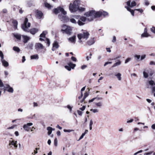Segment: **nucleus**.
Here are the masks:
<instances>
[{
	"instance_id": "nucleus-64",
	"label": "nucleus",
	"mask_w": 155,
	"mask_h": 155,
	"mask_svg": "<svg viewBox=\"0 0 155 155\" xmlns=\"http://www.w3.org/2000/svg\"><path fill=\"white\" fill-rule=\"evenodd\" d=\"M67 107L68 109H69L70 110V111L71 112V111L72 110V107L69 105L67 106Z\"/></svg>"
},
{
	"instance_id": "nucleus-48",
	"label": "nucleus",
	"mask_w": 155,
	"mask_h": 155,
	"mask_svg": "<svg viewBox=\"0 0 155 155\" xmlns=\"http://www.w3.org/2000/svg\"><path fill=\"white\" fill-rule=\"evenodd\" d=\"M71 60L74 61H77V59L76 58L72 56L71 58Z\"/></svg>"
},
{
	"instance_id": "nucleus-3",
	"label": "nucleus",
	"mask_w": 155,
	"mask_h": 155,
	"mask_svg": "<svg viewBox=\"0 0 155 155\" xmlns=\"http://www.w3.org/2000/svg\"><path fill=\"white\" fill-rule=\"evenodd\" d=\"M61 27L62 29H61V31L63 33H65L69 35L71 34L73 28L65 25H62Z\"/></svg>"
},
{
	"instance_id": "nucleus-30",
	"label": "nucleus",
	"mask_w": 155,
	"mask_h": 155,
	"mask_svg": "<svg viewBox=\"0 0 155 155\" xmlns=\"http://www.w3.org/2000/svg\"><path fill=\"white\" fill-rule=\"evenodd\" d=\"M121 74L119 73L115 74V76L117 77V78H118L119 81H120L121 80Z\"/></svg>"
},
{
	"instance_id": "nucleus-24",
	"label": "nucleus",
	"mask_w": 155,
	"mask_h": 155,
	"mask_svg": "<svg viewBox=\"0 0 155 155\" xmlns=\"http://www.w3.org/2000/svg\"><path fill=\"white\" fill-rule=\"evenodd\" d=\"M94 104L96 106L98 107L101 108L103 106V103L102 101L95 102Z\"/></svg>"
},
{
	"instance_id": "nucleus-31",
	"label": "nucleus",
	"mask_w": 155,
	"mask_h": 155,
	"mask_svg": "<svg viewBox=\"0 0 155 155\" xmlns=\"http://www.w3.org/2000/svg\"><path fill=\"white\" fill-rule=\"evenodd\" d=\"M45 5L46 7L48 8H50L52 7L51 5L46 2L45 3Z\"/></svg>"
},
{
	"instance_id": "nucleus-45",
	"label": "nucleus",
	"mask_w": 155,
	"mask_h": 155,
	"mask_svg": "<svg viewBox=\"0 0 155 155\" xmlns=\"http://www.w3.org/2000/svg\"><path fill=\"white\" fill-rule=\"evenodd\" d=\"M73 131V130L64 129V132H70Z\"/></svg>"
},
{
	"instance_id": "nucleus-43",
	"label": "nucleus",
	"mask_w": 155,
	"mask_h": 155,
	"mask_svg": "<svg viewBox=\"0 0 155 155\" xmlns=\"http://www.w3.org/2000/svg\"><path fill=\"white\" fill-rule=\"evenodd\" d=\"M150 30L153 33L155 34V27H152L150 28Z\"/></svg>"
},
{
	"instance_id": "nucleus-1",
	"label": "nucleus",
	"mask_w": 155,
	"mask_h": 155,
	"mask_svg": "<svg viewBox=\"0 0 155 155\" xmlns=\"http://www.w3.org/2000/svg\"><path fill=\"white\" fill-rule=\"evenodd\" d=\"M31 24L28 22V19L27 18H25L24 23L22 24L21 27L22 29L25 31L30 32L32 35H35L37 32L38 30V29L34 28L30 30L29 28L30 27Z\"/></svg>"
},
{
	"instance_id": "nucleus-62",
	"label": "nucleus",
	"mask_w": 155,
	"mask_h": 155,
	"mask_svg": "<svg viewBox=\"0 0 155 155\" xmlns=\"http://www.w3.org/2000/svg\"><path fill=\"white\" fill-rule=\"evenodd\" d=\"M145 5H148L149 4L148 1L147 0H145Z\"/></svg>"
},
{
	"instance_id": "nucleus-57",
	"label": "nucleus",
	"mask_w": 155,
	"mask_h": 155,
	"mask_svg": "<svg viewBox=\"0 0 155 155\" xmlns=\"http://www.w3.org/2000/svg\"><path fill=\"white\" fill-rule=\"evenodd\" d=\"M150 65H155V62L153 61H151L150 62Z\"/></svg>"
},
{
	"instance_id": "nucleus-25",
	"label": "nucleus",
	"mask_w": 155,
	"mask_h": 155,
	"mask_svg": "<svg viewBox=\"0 0 155 155\" xmlns=\"http://www.w3.org/2000/svg\"><path fill=\"white\" fill-rule=\"evenodd\" d=\"M94 18L96 17H99L101 16V11L94 12Z\"/></svg>"
},
{
	"instance_id": "nucleus-6",
	"label": "nucleus",
	"mask_w": 155,
	"mask_h": 155,
	"mask_svg": "<svg viewBox=\"0 0 155 155\" xmlns=\"http://www.w3.org/2000/svg\"><path fill=\"white\" fill-rule=\"evenodd\" d=\"M95 11L92 10L86 12L85 15L87 17V19L89 21H91L94 18Z\"/></svg>"
},
{
	"instance_id": "nucleus-22",
	"label": "nucleus",
	"mask_w": 155,
	"mask_h": 155,
	"mask_svg": "<svg viewBox=\"0 0 155 155\" xmlns=\"http://www.w3.org/2000/svg\"><path fill=\"white\" fill-rule=\"evenodd\" d=\"M103 98L102 97H94L91 100H89V102L90 103L92 102L95 100L98 101L99 100H103Z\"/></svg>"
},
{
	"instance_id": "nucleus-39",
	"label": "nucleus",
	"mask_w": 155,
	"mask_h": 155,
	"mask_svg": "<svg viewBox=\"0 0 155 155\" xmlns=\"http://www.w3.org/2000/svg\"><path fill=\"white\" fill-rule=\"evenodd\" d=\"M93 124V122L92 120H91L89 123V128L90 130L92 129V125Z\"/></svg>"
},
{
	"instance_id": "nucleus-51",
	"label": "nucleus",
	"mask_w": 155,
	"mask_h": 155,
	"mask_svg": "<svg viewBox=\"0 0 155 155\" xmlns=\"http://www.w3.org/2000/svg\"><path fill=\"white\" fill-rule=\"evenodd\" d=\"M77 112L79 115L80 116H81L82 114V112L81 111L79 110H77Z\"/></svg>"
},
{
	"instance_id": "nucleus-12",
	"label": "nucleus",
	"mask_w": 155,
	"mask_h": 155,
	"mask_svg": "<svg viewBox=\"0 0 155 155\" xmlns=\"http://www.w3.org/2000/svg\"><path fill=\"white\" fill-rule=\"evenodd\" d=\"M149 84L152 86V93L155 92V82L153 81L150 80L148 81Z\"/></svg>"
},
{
	"instance_id": "nucleus-59",
	"label": "nucleus",
	"mask_w": 155,
	"mask_h": 155,
	"mask_svg": "<svg viewBox=\"0 0 155 155\" xmlns=\"http://www.w3.org/2000/svg\"><path fill=\"white\" fill-rule=\"evenodd\" d=\"M116 38L115 37V36H113V40L112 41V42H116Z\"/></svg>"
},
{
	"instance_id": "nucleus-53",
	"label": "nucleus",
	"mask_w": 155,
	"mask_h": 155,
	"mask_svg": "<svg viewBox=\"0 0 155 155\" xmlns=\"http://www.w3.org/2000/svg\"><path fill=\"white\" fill-rule=\"evenodd\" d=\"M33 46V44L32 43L29 44V48L31 49H32V47Z\"/></svg>"
},
{
	"instance_id": "nucleus-41",
	"label": "nucleus",
	"mask_w": 155,
	"mask_h": 155,
	"mask_svg": "<svg viewBox=\"0 0 155 155\" xmlns=\"http://www.w3.org/2000/svg\"><path fill=\"white\" fill-rule=\"evenodd\" d=\"M143 75L144 77L145 78H147L148 76V74L145 71H144L143 73Z\"/></svg>"
},
{
	"instance_id": "nucleus-10",
	"label": "nucleus",
	"mask_w": 155,
	"mask_h": 155,
	"mask_svg": "<svg viewBox=\"0 0 155 155\" xmlns=\"http://www.w3.org/2000/svg\"><path fill=\"white\" fill-rule=\"evenodd\" d=\"M125 8H126L127 9V10L128 11H129L130 12L131 15H132L133 16H134V11L136 10V11H138L141 13H142L143 12V10L142 9H140V8L135 9L134 10H133L131 9L128 7L125 6Z\"/></svg>"
},
{
	"instance_id": "nucleus-40",
	"label": "nucleus",
	"mask_w": 155,
	"mask_h": 155,
	"mask_svg": "<svg viewBox=\"0 0 155 155\" xmlns=\"http://www.w3.org/2000/svg\"><path fill=\"white\" fill-rule=\"evenodd\" d=\"M108 13L107 12H104V11H103V12L101 11V16H104L105 17V16H106L107 15H108Z\"/></svg>"
},
{
	"instance_id": "nucleus-61",
	"label": "nucleus",
	"mask_w": 155,
	"mask_h": 155,
	"mask_svg": "<svg viewBox=\"0 0 155 155\" xmlns=\"http://www.w3.org/2000/svg\"><path fill=\"white\" fill-rule=\"evenodd\" d=\"M39 149L37 148H36L35 149V150H34V152H33L35 154H36L38 152L37 150H38Z\"/></svg>"
},
{
	"instance_id": "nucleus-19",
	"label": "nucleus",
	"mask_w": 155,
	"mask_h": 155,
	"mask_svg": "<svg viewBox=\"0 0 155 155\" xmlns=\"http://www.w3.org/2000/svg\"><path fill=\"white\" fill-rule=\"evenodd\" d=\"M36 13L37 18L39 19L41 18L43 15L42 12L41 11L37 10L36 11Z\"/></svg>"
},
{
	"instance_id": "nucleus-28",
	"label": "nucleus",
	"mask_w": 155,
	"mask_h": 155,
	"mask_svg": "<svg viewBox=\"0 0 155 155\" xmlns=\"http://www.w3.org/2000/svg\"><path fill=\"white\" fill-rule=\"evenodd\" d=\"M12 23L14 26V28L15 29H17L18 25L17 21L15 20H13V21Z\"/></svg>"
},
{
	"instance_id": "nucleus-42",
	"label": "nucleus",
	"mask_w": 155,
	"mask_h": 155,
	"mask_svg": "<svg viewBox=\"0 0 155 155\" xmlns=\"http://www.w3.org/2000/svg\"><path fill=\"white\" fill-rule=\"evenodd\" d=\"M131 60V58H127L125 61V63L127 64L128 62L129 61H130Z\"/></svg>"
},
{
	"instance_id": "nucleus-34",
	"label": "nucleus",
	"mask_w": 155,
	"mask_h": 155,
	"mask_svg": "<svg viewBox=\"0 0 155 155\" xmlns=\"http://www.w3.org/2000/svg\"><path fill=\"white\" fill-rule=\"evenodd\" d=\"M121 64V62L120 60H118V61L116 62V63H114L112 67H115L116 66H117L118 65H120Z\"/></svg>"
},
{
	"instance_id": "nucleus-7",
	"label": "nucleus",
	"mask_w": 155,
	"mask_h": 155,
	"mask_svg": "<svg viewBox=\"0 0 155 155\" xmlns=\"http://www.w3.org/2000/svg\"><path fill=\"white\" fill-rule=\"evenodd\" d=\"M17 141L13 140L12 138H11L9 141V145L8 147V148H10L12 146H14L15 149H17L18 147V145L17 144Z\"/></svg>"
},
{
	"instance_id": "nucleus-33",
	"label": "nucleus",
	"mask_w": 155,
	"mask_h": 155,
	"mask_svg": "<svg viewBox=\"0 0 155 155\" xmlns=\"http://www.w3.org/2000/svg\"><path fill=\"white\" fill-rule=\"evenodd\" d=\"M47 33L46 31H43L42 33H41L40 35V37L41 38H44L45 37V35Z\"/></svg>"
},
{
	"instance_id": "nucleus-13",
	"label": "nucleus",
	"mask_w": 155,
	"mask_h": 155,
	"mask_svg": "<svg viewBox=\"0 0 155 155\" xmlns=\"http://www.w3.org/2000/svg\"><path fill=\"white\" fill-rule=\"evenodd\" d=\"M59 47L58 43L56 41H54L53 44V47L52 50L54 51L56 49L58 48Z\"/></svg>"
},
{
	"instance_id": "nucleus-5",
	"label": "nucleus",
	"mask_w": 155,
	"mask_h": 155,
	"mask_svg": "<svg viewBox=\"0 0 155 155\" xmlns=\"http://www.w3.org/2000/svg\"><path fill=\"white\" fill-rule=\"evenodd\" d=\"M74 17L76 19H78L77 23L80 26L84 25V22L85 21L86 19L88 20L87 18H86L84 17H80L79 16H76Z\"/></svg>"
},
{
	"instance_id": "nucleus-21",
	"label": "nucleus",
	"mask_w": 155,
	"mask_h": 155,
	"mask_svg": "<svg viewBox=\"0 0 155 155\" xmlns=\"http://www.w3.org/2000/svg\"><path fill=\"white\" fill-rule=\"evenodd\" d=\"M59 18L61 21L63 22L66 21L67 20V17L66 16L59 15Z\"/></svg>"
},
{
	"instance_id": "nucleus-60",
	"label": "nucleus",
	"mask_w": 155,
	"mask_h": 155,
	"mask_svg": "<svg viewBox=\"0 0 155 155\" xmlns=\"http://www.w3.org/2000/svg\"><path fill=\"white\" fill-rule=\"evenodd\" d=\"M85 108V106H83L82 107L80 108V109L81 110H84Z\"/></svg>"
},
{
	"instance_id": "nucleus-36",
	"label": "nucleus",
	"mask_w": 155,
	"mask_h": 155,
	"mask_svg": "<svg viewBox=\"0 0 155 155\" xmlns=\"http://www.w3.org/2000/svg\"><path fill=\"white\" fill-rule=\"evenodd\" d=\"M70 21L72 23L76 24L77 22L74 18H71L70 19Z\"/></svg>"
},
{
	"instance_id": "nucleus-46",
	"label": "nucleus",
	"mask_w": 155,
	"mask_h": 155,
	"mask_svg": "<svg viewBox=\"0 0 155 155\" xmlns=\"http://www.w3.org/2000/svg\"><path fill=\"white\" fill-rule=\"evenodd\" d=\"M134 57L135 58H137V60H138L140 59V55L136 54L134 55Z\"/></svg>"
},
{
	"instance_id": "nucleus-18",
	"label": "nucleus",
	"mask_w": 155,
	"mask_h": 155,
	"mask_svg": "<svg viewBox=\"0 0 155 155\" xmlns=\"http://www.w3.org/2000/svg\"><path fill=\"white\" fill-rule=\"evenodd\" d=\"M76 36L75 35L68 38V41L72 43H75V42Z\"/></svg>"
},
{
	"instance_id": "nucleus-11",
	"label": "nucleus",
	"mask_w": 155,
	"mask_h": 155,
	"mask_svg": "<svg viewBox=\"0 0 155 155\" xmlns=\"http://www.w3.org/2000/svg\"><path fill=\"white\" fill-rule=\"evenodd\" d=\"M68 65L65 66V68L69 71H70L71 68L74 69L76 66V64H73L71 62H69L68 63Z\"/></svg>"
},
{
	"instance_id": "nucleus-58",
	"label": "nucleus",
	"mask_w": 155,
	"mask_h": 155,
	"mask_svg": "<svg viewBox=\"0 0 155 155\" xmlns=\"http://www.w3.org/2000/svg\"><path fill=\"white\" fill-rule=\"evenodd\" d=\"M153 152L151 151L148 153H145L144 154V155H149L151 154Z\"/></svg>"
},
{
	"instance_id": "nucleus-44",
	"label": "nucleus",
	"mask_w": 155,
	"mask_h": 155,
	"mask_svg": "<svg viewBox=\"0 0 155 155\" xmlns=\"http://www.w3.org/2000/svg\"><path fill=\"white\" fill-rule=\"evenodd\" d=\"M0 56L1 57V59H4V55L2 52L1 51H0Z\"/></svg>"
},
{
	"instance_id": "nucleus-54",
	"label": "nucleus",
	"mask_w": 155,
	"mask_h": 155,
	"mask_svg": "<svg viewBox=\"0 0 155 155\" xmlns=\"http://www.w3.org/2000/svg\"><path fill=\"white\" fill-rule=\"evenodd\" d=\"M57 144V140L56 138H55L54 140V145L56 146Z\"/></svg>"
},
{
	"instance_id": "nucleus-35",
	"label": "nucleus",
	"mask_w": 155,
	"mask_h": 155,
	"mask_svg": "<svg viewBox=\"0 0 155 155\" xmlns=\"http://www.w3.org/2000/svg\"><path fill=\"white\" fill-rule=\"evenodd\" d=\"M88 94L87 92H85L84 93L83 99L82 101H81V102L82 103L84 102V100L88 96Z\"/></svg>"
},
{
	"instance_id": "nucleus-23",
	"label": "nucleus",
	"mask_w": 155,
	"mask_h": 155,
	"mask_svg": "<svg viewBox=\"0 0 155 155\" xmlns=\"http://www.w3.org/2000/svg\"><path fill=\"white\" fill-rule=\"evenodd\" d=\"M1 61L3 64V65L4 67H7L8 66L9 64L8 62L6 61L4 59H1Z\"/></svg>"
},
{
	"instance_id": "nucleus-50",
	"label": "nucleus",
	"mask_w": 155,
	"mask_h": 155,
	"mask_svg": "<svg viewBox=\"0 0 155 155\" xmlns=\"http://www.w3.org/2000/svg\"><path fill=\"white\" fill-rule=\"evenodd\" d=\"M85 9L84 8H82V7H80L79 8V9L78 10H79L81 11H84Z\"/></svg>"
},
{
	"instance_id": "nucleus-63",
	"label": "nucleus",
	"mask_w": 155,
	"mask_h": 155,
	"mask_svg": "<svg viewBox=\"0 0 155 155\" xmlns=\"http://www.w3.org/2000/svg\"><path fill=\"white\" fill-rule=\"evenodd\" d=\"M134 120L133 119H131L130 120H128L127 121V123H131Z\"/></svg>"
},
{
	"instance_id": "nucleus-20",
	"label": "nucleus",
	"mask_w": 155,
	"mask_h": 155,
	"mask_svg": "<svg viewBox=\"0 0 155 155\" xmlns=\"http://www.w3.org/2000/svg\"><path fill=\"white\" fill-rule=\"evenodd\" d=\"M22 38L23 39V42L24 43H26L30 39V37L26 35H22Z\"/></svg>"
},
{
	"instance_id": "nucleus-27",
	"label": "nucleus",
	"mask_w": 155,
	"mask_h": 155,
	"mask_svg": "<svg viewBox=\"0 0 155 155\" xmlns=\"http://www.w3.org/2000/svg\"><path fill=\"white\" fill-rule=\"evenodd\" d=\"M47 130L48 131V134L49 135L51 134L52 130H54V129H53L51 127H47Z\"/></svg>"
},
{
	"instance_id": "nucleus-32",
	"label": "nucleus",
	"mask_w": 155,
	"mask_h": 155,
	"mask_svg": "<svg viewBox=\"0 0 155 155\" xmlns=\"http://www.w3.org/2000/svg\"><path fill=\"white\" fill-rule=\"evenodd\" d=\"M13 50L17 52H18L20 51V49L17 47L14 46L13 48Z\"/></svg>"
},
{
	"instance_id": "nucleus-55",
	"label": "nucleus",
	"mask_w": 155,
	"mask_h": 155,
	"mask_svg": "<svg viewBox=\"0 0 155 155\" xmlns=\"http://www.w3.org/2000/svg\"><path fill=\"white\" fill-rule=\"evenodd\" d=\"M87 67V66L86 65H83L81 66V69L82 70H83L85 69Z\"/></svg>"
},
{
	"instance_id": "nucleus-4",
	"label": "nucleus",
	"mask_w": 155,
	"mask_h": 155,
	"mask_svg": "<svg viewBox=\"0 0 155 155\" xmlns=\"http://www.w3.org/2000/svg\"><path fill=\"white\" fill-rule=\"evenodd\" d=\"M89 35V33L85 31L83 33L78 34V37L80 40L82 39L86 40L88 38Z\"/></svg>"
},
{
	"instance_id": "nucleus-56",
	"label": "nucleus",
	"mask_w": 155,
	"mask_h": 155,
	"mask_svg": "<svg viewBox=\"0 0 155 155\" xmlns=\"http://www.w3.org/2000/svg\"><path fill=\"white\" fill-rule=\"evenodd\" d=\"M112 63V62L109 61V62H106L105 64H104V66H105L109 64H111Z\"/></svg>"
},
{
	"instance_id": "nucleus-52",
	"label": "nucleus",
	"mask_w": 155,
	"mask_h": 155,
	"mask_svg": "<svg viewBox=\"0 0 155 155\" xmlns=\"http://www.w3.org/2000/svg\"><path fill=\"white\" fill-rule=\"evenodd\" d=\"M85 135L83 133L81 135V137H80L79 138V139L78 140V141H79L80 140H81V139H82L84 137V136Z\"/></svg>"
},
{
	"instance_id": "nucleus-38",
	"label": "nucleus",
	"mask_w": 155,
	"mask_h": 155,
	"mask_svg": "<svg viewBox=\"0 0 155 155\" xmlns=\"http://www.w3.org/2000/svg\"><path fill=\"white\" fill-rule=\"evenodd\" d=\"M14 37L18 40H20L21 39V36L20 35H14Z\"/></svg>"
},
{
	"instance_id": "nucleus-29",
	"label": "nucleus",
	"mask_w": 155,
	"mask_h": 155,
	"mask_svg": "<svg viewBox=\"0 0 155 155\" xmlns=\"http://www.w3.org/2000/svg\"><path fill=\"white\" fill-rule=\"evenodd\" d=\"M38 54H35L31 56V59H38Z\"/></svg>"
},
{
	"instance_id": "nucleus-14",
	"label": "nucleus",
	"mask_w": 155,
	"mask_h": 155,
	"mask_svg": "<svg viewBox=\"0 0 155 155\" xmlns=\"http://www.w3.org/2000/svg\"><path fill=\"white\" fill-rule=\"evenodd\" d=\"M33 125L32 123H28L27 124H25L23 126V128L25 130L27 131H28L29 130V126H31Z\"/></svg>"
},
{
	"instance_id": "nucleus-2",
	"label": "nucleus",
	"mask_w": 155,
	"mask_h": 155,
	"mask_svg": "<svg viewBox=\"0 0 155 155\" xmlns=\"http://www.w3.org/2000/svg\"><path fill=\"white\" fill-rule=\"evenodd\" d=\"M80 1L79 0H75L73 4L70 3L69 9L71 12H75L77 11L79 9V4Z\"/></svg>"
},
{
	"instance_id": "nucleus-47",
	"label": "nucleus",
	"mask_w": 155,
	"mask_h": 155,
	"mask_svg": "<svg viewBox=\"0 0 155 155\" xmlns=\"http://www.w3.org/2000/svg\"><path fill=\"white\" fill-rule=\"evenodd\" d=\"M47 44L48 45V46H49L50 45V41L49 39L48 38L46 39Z\"/></svg>"
},
{
	"instance_id": "nucleus-8",
	"label": "nucleus",
	"mask_w": 155,
	"mask_h": 155,
	"mask_svg": "<svg viewBox=\"0 0 155 155\" xmlns=\"http://www.w3.org/2000/svg\"><path fill=\"white\" fill-rule=\"evenodd\" d=\"M4 91L5 92L6 91L10 93H13L14 90L12 87L8 84H5L3 87Z\"/></svg>"
},
{
	"instance_id": "nucleus-17",
	"label": "nucleus",
	"mask_w": 155,
	"mask_h": 155,
	"mask_svg": "<svg viewBox=\"0 0 155 155\" xmlns=\"http://www.w3.org/2000/svg\"><path fill=\"white\" fill-rule=\"evenodd\" d=\"M94 43L95 41L94 38H91L87 41V45H91L93 44Z\"/></svg>"
},
{
	"instance_id": "nucleus-9",
	"label": "nucleus",
	"mask_w": 155,
	"mask_h": 155,
	"mask_svg": "<svg viewBox=\"0 0 155 155\" xmlns=\"http://www.w3.org/2000/svg\"><path fill=\"white\" fill-rule=\"evenodd\" d=\"M59 11L61 12L64 15H65L67 14L66 12L65 11L64 8L61 7H59L58 8L54 9L53 12L55 14H57L59 12Z\"/></svg>"
},
{
	"instance_id": "nucleus-37",
	"label": "nucleus",
	"mask_w": 155,
	"mask_h": 155,
	"mask_svg": "<svg viewBox=\"0 0 155 155\" xmlns=\"http://www.w3.org/2000/svg\"><path fill=\"white\" fill-rule=\"evenodd\" d=\"M90 111L94 113H98L99 112L98 110L97 109H91Z\"/></svg>"
},
{
	"instance_id": "nucleus-49",
	"label": "nucleus",
	"mask_w": 155,
	"mask_h": 155,
	"mask_svg": "<svg viewBox=\"0 0 155 155\" xmlns=\"http://www.w3.org/2000/svg\"><path fill=\"white\" fill-rule=\"evenodd\" d=\"M146 56V55L145 54H144V55H142L141 56L140 60H142L144 59L145 58Z\"/></svg>"
},
{
	"instance_id": "nucleus-16",
	"label": "nucleus",
	"mask_w": 155,
	"mask_h": 155,
	"mask_svg": "<svg viewBox=\"0 0 155 155\" xmlns=\"http://www.w3.org/2000/svg\"><path fill=\"white\" fill-rule=\"evenodd\" d=\"M127 5L130 7H132L136 5V3L135 1L132 2L130 5V1L129 0L127 2Z\"/></svg>"
},
{
	"instance_id": "nucleus-15",
	"label": "nucleus",
	"mask_w": 155,
	"mask_h": 155,
	"mask_svg": "<svg viewBox=\"0 0 155 155\" xmlns=\"http://www.w3.org/2000/svg\"><path fill=\"white\" fill-rule=\"evenodd\" d=\"M150 36L149 34L147 32V29L145 28L144 30L143 33L141 35V37L142 38L147 37Z\"/></svg>"
},
{
	"instance_id": "nucleus-26",
	"label": "nucleus",
	"mask_w": 155,
	"mask_h": 155,
	"mask_svg": "<svg viewBox=\"0 0 155 155\" xmlns=\"http://www.w3.org/2000/svg\"><path fill=\"white\" fill-rule=\"evenodd\" d=\"M36 48L37 49H42L43 48V45L41 43H38L36 44Z\"/></svg>"
}]
</instances>
